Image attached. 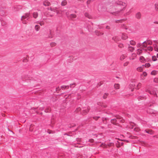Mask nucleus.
Masks as SVG:
<instances>
[{"label":"nucleus","mask_w":158,"mask_h":158,"mask_svg":"<svg viewBox=\"0 0 158 158\" xmlns=\"http://www.w3.org/2000/svg\"><path fill=\"white\" fill-rule=\"evenodd\" d=\"M127 6L126 3L121 1L118 0L113 3V5L110 6V8L112 10H117L116 12H113L114 15H116L118 13L125 9Z\"/></svg>","instance_id":"nucleus-1"},{"label":"nucleus","mask_w":158,"mask_h":158,"mask_svg":"<svg viewBox=\"0 0 158 158\" xmlns=\"http://www.w3.org/2000/svg\"><path fill=\"white\" fill-rule=\"evenodd\" d=\"M30 15V13H27L24 14L22 16L21 20L22 23L24 24H27V21L28 20Z\"/></svg>","instance_id":"nucleus-2"},{"label":"nucleus","mask_w":158,"mask_h":158,"mask_svg":"<svg viewBox=\"0 0 158 158\" xmlns=\"http://www.w3.org/2000/svg\"><path fill=\"white\" fill-rule=\"evenodd\" d=\"M124 120L120 117H117L116 118L113 119L111 120V123L114 125H117L119 122L124 123Z\"/></svg>","instance_id":"nucleus-3"},{"label":"nucleus","mask_w":158,"mask_h":158,"mask_svg":"<svg viewBox=\"0 0 158 158\" xmlns=\"http://www.w3.org/2000/svg\"><path fill=\"white\" fill-rule=\"evenodd\" d=\"M145 91L146 92H148L150 94L154 95V97H157L156 92L154 90L151 91L147 89H145Z\"/></svg>","instance_id":"nucleus-4"},{"label":"nucleus","mask_w":158,"mask_h":158,"mask_svg":"<svg viewBox=\"0 0 158 158\" xmlns=\"http://www.w3.org/2000/svg\"><path fill=\"white\" fill-rule=\"evenodd\" d=\"M58 8L57 7H52L51 6L48 9V10H50L52 11L56 12V13H58Z\"/></svg>","instance_id":"nucleus-5"},{"label":"nucleus","mask_w":158,"mask_h":158,"mask_svg":"<svg viewBox=\"0 0 158 158\" xmlns=\"http://www.w3.org/2000/svg\"><path fill=\"white\" fill-rule=\"evenodd\" d=\"M66 14L69 18L70 19L75 18L77 17V15L75 14H72L69 16V14L67 12L66 13Z\"/></svg>","instance_id":"nucleus-6"},{"label":"nucleus","mask_w":158,"mask_h":158,"mask_svg":"<svg viewBox=\"0 0 158 158\" xmlns=\"http://www.w3.org/2000/svg\"><path fill=\"white\" fill-rule=\"evenodd\" d=\"M90 109L89 107H88L85 110H83L82 111V114L83 115L85 114L89 111Z\"/></svg>","instance_id":"nucleus-7"},{"label":"nucleus","mask_w":158,"mask_h":158,"mask_svg":"<svg viewBox=\"0 0 158 158\" xmlns=\"http://www.w3.org/2000/svg\"><path fill=\"white\" fill-rule=\"evenodd\" d=\"M136 57V54L135 53L132 54L131 56L129 57V59L130 60H133L135 59Z\"/></svg>","instance_id":"nucleus-8"},{"label":"nucleus","mask_w":158,"mask_h":158,"mask_svg":"<svg viewBox=\"0 0 158 158\" xmlns=\"http://www.w3.org/2000/svg\"><path fill=\"white\" fill-rule=\"evenodd\" d=\"M130 124L131 126V127H129L130 128H133L134 127V128H137L136 124L134 123L130 122Z\"/></svg>","instance_id":"nucleus-9"},{"label":"nucleus","mask_w":158,"mask_h":158,"mask_svg":"<svg viewBox=\"0 0 158 158\" xmlns=\"http://www.w3.org/2000/svg\"><path fill=\"white\" fill-rule=\"evenodd\" d=\"M121 36L122 39L123 40H125L128 38V36L127 34L124 33H122Z\"/></svg>","instance_id":"nucleus-10"},{"label":"nucleus","mask_w":158,"mask_h":158,"mask_svg":"<svg viewBox=\"0 0 158 158\" xmlns=\"http://www.w3.org/2000/svg\"><path fill=\"white\" fill-rule=\"evenodd\" d=\"M43 4L45 6H48L50 5V2L48 1L45 0L43 2Z\"/></svg>","instance_id":"nucleus-11"},{"label":"nucleus","mask_w":158,"mask_h":158,"mask_svg":"<svg viewBox=\"0 0 158 158\" xmlns=\"http://www.w3.org/2000/svg\"><path fill=\"white\" fill-rule=\"evenodd\" d=\"M65 10H59V8H58V13H56V14L59 16H62L63 15V12Z\"/></svg>","instance_id":"nucleus-12"},{"label":"nucleus","mask_w":158,"mask_h":158,"mask_svg":"<svg viewBox=\"0 0 158 158\" xmlns=\"http://www.w3.org/2000/svg\"><path fill=\"white\" fill-rule=\"evenodd\" d=\"M145 131L147 133L150 134H152L153 133V131L151 129H146Z\"/></svg>","instance_id":"nucleus-13"},{"label":"nucleus","mask_w":158,"mask_h":158,"mask_svg":"<svg viewBox=\"0 0 158 158\" xmlns=\"http://www.w3.org/2000/svg\"><path fill=\"white\" fill-rule=\"evenodd\" d=\"M141 17V14L140 12L137 13L135 15V17L137 19H140Z\"/></svg>","instance_id":"nucleus-14"},{"label":"nucleus","mask_w":158,"mask_h":158,"mask_svg":"<svg viewBox=\"0 0 158 158\" xmlns=\"http://www.w3.org/2000/svg\"><path fill=\"white\" fill-rule=\"evenodd\" d=\"M139 60L141 62L144 63L146 62V60L143 56H141L139 58Z\"/></svg>","instance_id":"nucleus-15"},{"label":"nucleus","mask_w":158,"mask_h":158,"mask_svg":"<svg viewBox=\"0 0 158 158\" xmlns=\"http://www.w3.org/2000/svg\"><path fill=\"white\" fill-rule=\"evenodd\" d=\"M34 29L36 31H38L40 30V27L39 25H36L35 26Z\"/></svg>","instance_id":"nucleus-16"},{"label":"nucleus","mask_w":158,"mask_h":158,"mask_svg":"<svg viewBox=\"0 0 158 158\" xmlns=\"http://www.w3.org/2000/svg\"><path fill=\"white\" fill-rule=\"evenodd\" d=\"M147 112L148 113L151 114H155L154 111L153 110L151 109H148L147 110Z\"/></svg>","instance_id":"nucleus-17"},{"label":"nucleus","mask_w":158,"mask_h":158,"mask_svg":"<svg viewBox=\"0 0 158 158\" xmlns=\"http://www.w3.org/2000/svg\"><path fill=\"white\" fill-rule=\"evenodd\" d=\"M144 66V65H143L142 66L138 67L137 69V70L139 72L142 71L143 70V67Z\"/></svg>","instance_id":"nucleus-18"},{"label":"nucleus","mask_w":158,"mask_h":158,"mask_svg":"<svg viewBox=\"0 0 158 158\" xmlns=\"http://www.w3.org/2000/svg\"><path fill=\"white\" fill-rule=\"evenodd\" d=\"M38 14L37 12H34L33 14V16L35 19H36L38 17Z\"/></svg>","instance_id":"nucleus-19"},{"label":"nucleus","mask_w":158,"mask_h":158,"mask_svg":"<svg viewBox=\"0 0 158 158\" xmlns=\"http://www.w3.org/2000/svg\"><path fill=\"white\" fill-rule=\"evenodd\" d=\"M142 52V50L141 49H138L137 50V53L138 55H140Z\"/></svg>","instance_id":"nucleus-20"},{"label":"nucleus","mask_w":158,"mask_h":158,"mask_svg":"<svg viewBox=\"0 0 158 158\" xmlns=\"http://www.w3.org/2000/svg\"><path fill=\"white\" fill-rule=\"evenodd\" d=\"M113 40H114L115 42H117L119 41V39L117 36H114L112 38Z\"/></svg>","instance_id":"nucleus-21"},{"label":"nucleus","mask_w":158,"mask_h":158,"mask_svg":"<svg viewBox=\"0 0 158 158\" xmlns=\"http://www.w3.org/2000/svg\"><path fill=\"white\" fill-rule=\"evenodd\" d=\"M49 134H53L54 132L50 129H47V131H46Z\"/></svg>","instance_id":"nucleus-22"},{"label":"nucleus","mask_w":158,"mask_h":158,"mask_svg":"<svg viewBox=\"0 0 158 158\" xmlns=\"http://www.w3.org/2000/svg\"><path fill=\"white\" fill-rule=\"evenodd\" d=\"M67 4V2L66 0H64L62 1L61 3V5L62 6H65Z\"/></svg>","instance_id":"nucleus-23"},{"label":"nucleus","mask_w":158,"mask_h":158,"mask_svg":"<svg viewBox=\"0 0 158 158\" xmlns=\"http://www.w3.org/2000/svg\"><path fill=\"white\" fill-rule=\"evenodd\" d=\"M135 86V82H132L130 84V87L132 88H134Z\"/></svg>","instance_id":"nucleus-24"},{"label":"nucleus","mask_w":158,"mask_h":158,"mask_svg":"<svg viewBox=\"0 0 158 158\" xmlns=\"http://www.w3.org/2000/svg\"><path fill=\"white\" fill-rule=\"evenodd\" d=\"M85 15L86 17L88 18L89 19H90L91 18V16L87 12H86L85 13Z\"/></svg>","instance_id":"nucleus-25"},{"label":"nucleus","mask_w":158,"mask_h":158,"mask_svg":"<svg viewBox=\"0 0 158 158\" xmlns=\"http://www.w3.org/2000/svg\"><path fill=\"white\" fill-rule=\"evenodd\" d=\"M143 43L146 44H147L148 45H151L152 44V42L150 40H148L147 41L144 42Z\"/></svg>","instance_id":"nucleus-26"},{"label":"nucleus","mask_w":158,"mask_h":158,"mask_svg":"<svg viewBox=\"0 0 158 158\" xmlns=\"http://www.w3.org/2000/svg\"><path fill=\"white\" fill-rule=\"evenodd\" d=\"M36 23L38 24H39L41 26H42L44 24V22L43 21H38L36 22Z\"/></svg>","instance_id":"nucleus-27"},{"label":"nucleus","mask_w":158,"mask_h":158,"mask_svg":"<svg viewBox=\"0 0 158 158\" xmlns=\"http://www.w3.org/2000/svg\"><path fill=\"white\" fill-rule=\"evenodd\" d=\"M100 147L103 148H107V146L105 143H102L100 145Z\"/></svg>","instance_id":"nucleus-28"},{"label":"nucleus","mask_w":158,"mask_h":158,"mask_svg":"<svg viewBox=\"0 0 158 158\" xmlns=\"http://www.w3.org/2000/svg\"><path fill=\"white\" fill-rule=\"evenodd\" d=\"M128 49V50L130 51L131 52H133L135 50L134 48L131 47H129Z\"/></svg>","instance_id":"nucleus-29"},{"label":"nucleus","mask_w":158,"mask_h":158,"mask_svg":"<svg viewBox=\"0 0 158 158\" xmlns=\"http://www.w3.org/2000/svg\"><path fill=\"white\" fill-rule=\"evenodd\" d=\"M114 87L115 89H118L119 88V85L118 84H115L114 85Z\"/></svg>","instance_id":"nucleus-30"},{"label":"nucleus","mask_w":158,"mask_h":158,"mask_svg":"<svg viewBox=\"0 0 158 158\" xmlns=\"http://www.w3.org/2000/svg\"><path fill=\"white\" fill-rule=\"evenodd\" d=\"M6 132H7V133L8 134H9L11 135V134H14V132L13 131H12L10 130L9 129H7V131H6Z\"/></svg>","instance_id":"nucleus-31"},{"label":"nucleus","mask_w":158,"mask_h":158,"mask_svg":"<svg viewBox=\"0 0 158 158\" xmlns=\"http://www.w3.org/2000/svg\"><path fill=\"white\" fill-rule=\"evenodd\" d=\"M69 88V86L63 85L61 86V88L62 89H68Z\"/></svg>","instance_id":"nucleus-32"},{"label":"nucleus","mask_w":158,"mask_h":158,"mask_svg":"<svg viewBox=\"0 0 158 158\" xmlns=\"http://www.w3.org/2000/svg\"><path fill=\"white\" fill-rule=\"evenodd\" d=\"M154 50L158 52V48H157V45L156 44H155L154 45Z\"/></svg>","instance_id":"nucleus-33"},{"label":"nucleus","mask_w":158,"mask_h":158,"mask_svg":"<svg viewBox=\"0 0 158 158\" xmlns=\"http://www.w3.org/2000/svg\"><path fill=\"white\" fill-rule=\"evenodd\" d=\"M130 44L132 45H135V42L133 40H131L130 41Z\"/></svg>","instance_id":"nucleus-34"},{"label":"nucleus","mask_w":158,"mask_h":158,"mask_svg":"<svg viewBox=\"0 0 158 158\" xmlns=\"http://www.w3.org/2000/svg\"><path fill=\"white\" fill-rule=\"evenodd\" d=\"M147 50L150 51H151L153 50V48L151 46H149L147 48Z\"/></svg>","instance_id":"nucleus-35"},{"label":"nucleus","mask_w":158,"mask_h":158,"mask_svg":"<svg viewBox=\"0 0 158 158\" xmlns=\"http://www.w3.org/2000/svg\"><path fill=\"white\" fill-rule=\"evenodd\" d=\"M156 70H153L151 73V74L155 75L156 74Z\"/></svg>","instance_id":"nucleus-36"},{"label":"nucleus","mask_w":158,"mask_h":158,"mask_svg":"<svg viewBox=\"0 0 158 158\" xmlns=\"http://www.w3.org/2000/svg\"><path fill=\"white\" fill-rule=\"evenodd\" d=\"M56 45V44L54 42H52L50 43V45L51 47L55 46Z\"/></svg>","instance_id":"nucleus-37"},{"label":"nucleus","mask_w":158,"mask_h":158,"mask_svg":"<svg viewBox=\"0 0 158 158\" xmlns=\"http://www.w3.org/2000/svg\"><path fill=\"white\" fill-rule=\"evenodd\" d=\"M141 84L140 83H139L137 85L136 88L138 89H139L141 87Z\"/></svg>","instance_id":"nucleus-38"},{"label":"nucleus","mask_w":158,"mask_h":158,"mask_svg":"<svg viewBox=\"0 0 158 158\" xmlns=\"http://www.w3.org/2000/svg\"><path fill=\"white\" fill-rule=\"evenodd\" d=\"M126 57V56L124 55H122L120 57V59L121 60H123Z\"/></svg>","instance_id":"nucleus-39"},{"label":"nucleus","mask_w":158,"mask_h":158,"mask_svg":"<svg viewBox=\"0 0 158 158\" xmlns=\"http://www.w3.org/2000/svg\"><path fill=\"white\" fill-rule=\"evenodd\" d=\"M155 8L156 10H158V3H156L155 5Z\"/></svg>","instance_id":"nucleus-40"},{"label":"nucleus","mask_w":158,"mask_h":158,"mask_svg":"<svg viewBox=\"0 0 158 158\" xmlns=\"http://www.w3.org/2000/svg\"><path fill=\"white\" fill-rule=\"evenodd\" d=\"M152 60L153 61H155L157 60V58L155 56H153L152 57Z\"/></svg>","instance_id":"nucleus-41"},{"label":"nucleus","mask_w":158,"mask_h":158,"mask_svg":"<svg viewBox=\"0 0 158 158\" xmlns=\"http://www.w3.org/2000/svg\"><path fill=\"white\" fill-rule=\"evenodd\" d=\"M129 64V62L128 61L124 63L123 66L124 67L126 66L128 64Z\"/></svg>","instance_id":"nucleus-42"},{"label":"nucleus","mask_w":158,"mask_h":158,"mask_svg":"<svg viewBox=\"0 0 158 158\" xmlns=\"http://www.w3.org/2000/svg\"><path fill=\"white\" fill-rule=\"evenodd\" d=\"M108 93H105L103 96V98L104 99L106 98L107 97V96H108Z\"/></svg>","instance_id":"nucleus-43"},{"label":"nucleus","mask_w":158,"mask_h":158,"mask_svg":"<svg viewBox=\"0 0 158 158\" xmlns=\"http://www.w3.org/2000/svg\"><path fill=\"white\" fill-rule=\"evenodd\" d=\"M144 65L146 67H149L150 66V64L149 63H148L145 64V65Z\"/></svg>","instance_id":"nucleus-44"},{"label":"nucleus","mask_w":158,"mask_h":158,"mask_svg":"<svg viewBox=\"0 0 158 158\" xmlns=\"http://www.w3.org/2000/svg\"><path fill=\"white\" fill-rule=\"evenodd\" d=\"M53 36L52 34L50 32V34L48 36V37L51 38L53 37Z\"/></svg>","instance_id":"nucleus-45"},{"label":"nucleus","mask_w":158,"mask_h":158,"mask_svg":"<svg viewBox=\"0 0 158 158\" xmlns=\"http://www.w3.org/2000/svg\"><path fill=\"white\" fill-rule=\"evenodd\" d=\"M18 10L19 9H18V6H16L14 7L13 10L14 11H16Z\"/></svg>","instance_id":"nucleus-46"},{"label":"nucleus","mask_w":158,"mask_h":158,"mask_svg":"<svg viewBox=\"0 0 158 158\" xmlns=\"http://www.w3.org/2000/svg\"><path fill=\"white\" fill-rule=\"evenodd\" d=\"M122 28H124L126 29H127V27L125 25V24H122Z\"/></svg>","instance_id":"nucleus-47"},{"label":"nucleus","mask_w":158,"mask_h":158,"mask_svg":"<svg viewBox=\"0 0 158 158\" xmlns=\"http://www.w3.org/2000/svg\"><path fill=\"white\" fill-rule=\"evenodd\" d=\"M118 47L120 48H123L124 46L123 44H120L118 45Z\"/></svg>","instance_id":"nucleus-48"},{"label":"nucleus","mask_w":158,"mask_h":158,"mask_svg":"<svg viewBox=\"0 0 158 158\" xmlns=\"http://www.w3.org/2000/svg\"><path fill=\"white\" fill-rule=\"evenodd\" d=\"M154 81L156 83H158V78H156L154 79Z\"/></svg>","instance_id":"nucleus-49"},{"label":"nucleus","mask_w":158,"mask_h":158,"mask_svg":"<svg viewBox=\"0 0 158 158\" xmlns=\"http://www.w3.org/2000/svg\"><path fill=\"white\" fill-rule=\"evenodd\" d=\"M101 106L103 107H107V105L104 103H102L101 105Z\"/></svg>","instance_id":"nucleus-50"},{"label":"nucleus","mask_w":158,"mask_h":158,"mask_svg":"<svg viewBox=\"0 0 158 158\" xmlns=\"http://www.w3.org/2000/svg\"><path fill=\"white\" fill-rule=\"evenodd\" d=\"M91 1V0H88L87 1L86 3L87 5H88L90 4Z\"/></svg>","instance_id":"nucleus-51"},{"label":"nucleus","mask_w":158,"mask_h":158,"mask_svg":"<svg viewBox=\"0 0 158 158\" xmlns=\"http://www.w3.org/2000/svg\"><path fill=\"white\" fill-rule=\"evenodd\" d=\"M113 145H114L113 143H108V145H107V146H108L109 147H110V146H113Z\"/></svg>","instance_id":"nucleus-52"},{"label":"nucleus","mask_w":158,"mask_h":158,"mask_svg":"<svg viewBox=\"0 0 158 158\" xmlns=\"http://www.w3.org/2000/svg\"><path fill=\"white\" fill-rule=\"evenodd\" d=\"M142 75L146 77L147 76V73L145 72H143Z\"/></svg>","instance_id":"nucleus-53"},{"label":"nucleus","mask_w":158,"mask_h":158,"mask_svg":"<svg viewBox=\"0 0 158 158\" xmlns=\"http://www.w3.org/2000/svg\"><path fill=\"white\" fill-rule=\"evenodd\" d=\"M81 109L80 108H77L76 110V112H78L80 111Z\"/></svg>","instance_id":"nucleus-54"},{"label":"nucleus","mask_w":158,"mask_h":158,"mask_svg":"<svg viewBox=\"0 0 158 158\" xmlns=\"http://www.w3.org/2000/svg\"><path fill=\"white\" fill-rule=\"evenodd\" d=\"M50 111V109H48L45 110V111L46 112H49Z\"/></svg>","instance_id":"nucleus-55"},{"label":"nucleus","mask_w":158,"mask_h":158,"mask_svg":"<svg viewBox=\"0 0 158 158\" xmlns=\"http://www.w3.org/2000/svg\"><path fill=\"white\" fill-rule=\"evenodd\" d=\"M143 44L142 45V46H143L144 47H146L147 45V44H144L143 43Z\"/></svg>","instance_id":"nucleus-56"},{"label":"nucleus","mask_w":158,"mask_h":158,"mask_svg":"<svg viewBox=\"0 0 158 158\" xmlns=\"http://www.w3.org/2000/svg\"><path fill=\"white\" fill-rule=\"evenodd\" d=\"M123 21L122 20H118L116 21V22L117 23H118L119 22L121 23L122 21Z\"/></svg>","instance_id":"nucleus-57"},{"label":"nucleus","mask_w":158,"mask_h":158,"mask_svg":"<svg viewBox=\"0 0 158 158\" xmlns=\"http://www.w3.org/2000/svg\"><path fill=\"white\" fill-rule=\"evenodd\" d=\"M130 11H129L126 14H125V15L126 16V15H128L130 14Z\"/></svg>","instance_id":"nucleus-58"},{"label":"nucleus","mask_w":158,"mask_h":158,"mask_svg":"<svg viewBox=\"0 0 158 158\" xmlns=\"http://www.w3.org/2000/svg\"><path fill=\"white\" fill-rule=\"evenodd\" d=\"M97 34L98 35H102L103 34V33L102 32H99L98 33H97Z\"/></svg>","instance_id":"nucleus-59"},{"label":"nucleus","mask_w":158,"mask_h":158,"mask_svg":"<svg viewBox=\"0 0 158 158\" xmlns=\"http://www.w3.org/2000/svg\"><path fill=\"white\" fill-rule=\"evenodd\" d=\"M89 141L90 142L92 143L94 141V140L93 139H90L89 140Z\"/></svg>","instance_id":"nucleus-60"},{"label":"nucleus","mask_w":158,"mask_h":158,"mask_svg":"<svg viewBox=\"0 0 158 158\" xmlns=\"http://www.w3.org/2000/svg\"><path fill=\"white\" fill-rule=\"evenodd\" d=\"M99 117H94V119H95V120H97V119H98V118H99Z\"/></svg>","instance_id":"nucleus-61"},{"label":"nucleus","mask_w":158,"mask_h":158,"mask_svg":"<svg viewBox=\"0 0 158 158\" xmlns=\"http://www.w3.org/2000/svg\"><path fill=\"white\" fill-rule=\"evenodd\" d=\"M106 28L107 29H110V27L108 26H106Z\"/></svg>","instance_id":"nucleus-62"},{"label":"nucleus","mask_w":158,"mask_h":158,"mask_svg":"<svg viewBox=\"0 0 158 158\" xmlns=\"http://www.w3.org/2000/svg\"><path fill=\"white\" fill-rule=\"evenodd\" d=\"M74 85V84H70V87H72V86L73 85Z\"/></svg>","instance_id":"nucleus-63"},{"label":"nucleus","mask_w":158,"mask_h":158,"mask_svg":"<svg viewBox=\"0 0 158 158\" xmlns=\"http://www.w3.org/2000/svg\"><path fill=\"white\" fill-rule=\"evenodd\" d=\"M49 15L51 17H52L54 15L53 14H52V15L49 14Z\"/></svg>","instance_id":"nucleus-64"}]
</instances>
